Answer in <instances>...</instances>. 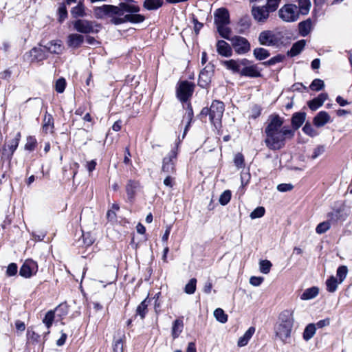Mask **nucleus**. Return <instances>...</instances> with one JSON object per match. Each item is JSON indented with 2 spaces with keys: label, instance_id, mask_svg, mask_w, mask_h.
I'll return each mask as SVG.
<instances>
[{
  "label": "nucleus",
  "instance_id": "obj_17",
  "mask_svg": "<svg viewBox=\"0 0 352 352\" xmlns=\"http://www.w3.org/2000/svg\"><path fill=\"white\" fill-rule=\"evenodd\" d=\"M217 52L219 54L222 56L229 57L232 54V51L230 45L223 40H219L217 41Z\"/></svg>",
  "mask_w": 352,
  "mask_h": 352
},
{
  "label": "nucleus",
  "instance_id": "obj_50",
  "mask_svg": "<svg viewBox=\"0 0 352 352\" xmlns=\"http://www.w3.org/2000/svg\"><path fill=\"white\" fill-rule=\"evenodd\" d=\"M231 199V192L228 190H225L221 195L219 199V203L225 206L226 205Z\"/></svg>",
  "mask_w": 352,
  "mask_h": 352
},
{
  "label": "nucleus",
  "instance_id": "obj_15",
  "mask_svg": "<svg viewBox=\"0 0 352 352\" xmlns=\"http://www.w3.org/2000/svg\"><path fill=\"white\" fill-rule=\"evenodd\" d=\"M214 18L216 26L230 23L229 13L226 8L217 9L214 14Z\"/></svg>",
  "mask_w": 352,
  "mask_h": 352
},
{
  "label": "nucleus",
  "instance_id": "obj_1",
  "mask_svg": "<svg viewBox=\"0 0 352 352\" xmlns=\"http://www.w3.org/2000/svg\"><path fill=\"white\" fill-rule=\"evenodd\" d=\"M140 8L135 4L133 0H126L118 6L103 5L94 8V14L97 19L111 18V22L116 25L125 22L133 23H142L145 18L137 14Z\"/></svg>",
  "mask_w": 352,
  "mask_h": 352
},
{
  "label": "nucleus",
  "instance_id": "obj_33",
  "mask_svg": "<svg viewBox=\"0 0 352 352\" xmlns=\"http://www.w3.org/2000/svg\"><path fill=\"white\" fill-rule=\"evenodd\" d=\"M253 54L254 57L259 60H265L270 55L267 50L262 47L255 48L253 51Z\"/></svg>",
  "mask_w": 352,
  "mask_h": 352
},
{
  "label": "nucleus",
  "instance_id": "obj_13",
  "mask_svg": "<svg viewBox=\"0 0 352 352\" xmlns=\"http://www.w3.org/2000/svg\"><path fill=\"white\" fill-rule=\"evenodd\" d=\"M259 43L262 45L273 46L278 43L276 35L270 30L263 31L258 36Z\"/></svg>",
  "mask_w": 352,
  "mask_h": 352
},
{
  "label": "nucleus",
  "instance_id": "obj_46",
  "mask_svg": "<svg viewBox=\"0 0 352 352\" xmlns=\"http://www.w3.org/2000/svg\"><path fill=\"white\" fill-rule=\"evenodd\" d=\"M265 210L263 206H258L255 208L250 214L252 219L261 218L264 216Z\"/></svg>",
  "mask_w": 352,
  "mask_h": 352
},
{
  "label": "nucleus",
  "instance_id": "obj_56",
  "mask_svg": "<svg viewBox=\"0 0 352 352\" xmlns=\"http://www.w3.org/2000/svg\"><path fill=\"white\" fill-rule=\"evenodd\" d=\"M293 187L291 184H280L277 186V190L280 192H287L292 190Z\"/></svg>",
  "mask_w": 352,
  "mask_h": 352
},
{
  "label": "nucleus",
  "instance_id": "obj_6",
  "mask_svg": "<svg viewBox=\"0 0 352 352\" xmlns=\"http://www.w3.org/2000/svg\"><path fill=\"white\" fill-rule=\"evenodd\" d=\"M73 25L78 32L85 34L98 32L100 28L96 22L85 19L76 20L73 22Z\"/></svg>",
  "mask_w": 352,
  "mask_h": 352
},
{
  "label": "nucleus",
  "instance_id": "obj_26",
  "mask_svg": "<svg viewBox=\"0 0 352 352\" xmlns=\"http://www.w3.org/2000/svg\"><path fill=\"white\" fill-rule=\"evenodd\" d=\"M319 292V289L316 287H312L305 289L300 299L303 300H308L316 298Z\"/></svg>",
  "mask_w": 352,
  "mask_h": 352
},
{
  "label": "nucleus",
  "instance_id": "obj_8",
  "mask_svg": "<svg viewBox=\"0 0 352 352\" xmlns=\"http://www.w3.org/2000/svg\"><path fill=\"white\" fill-rule=\"evenodd\" d=\"M177 159V153L172 150L166 157L163 159L162 173L164 175H172L175 172V164Z\"/></svg>",
  "mask_w": 352,
  "mask_h": 352
},
{
  "label": "nucleus",
  "instance_id": "obj_30",
  "mask_svg": "<svg viewBox=\"0 0 352 352\" xmlns=\"http://www.w3.org/2000/svg\"><path fill=\"white\" fill-rule=\"evenodd\" d=\"M54 119L50 114H45L43 119V131L47 133L52 132Z\"/></svg>",
  "mask_w": 352,
  "mask_h": 352
},
{
  "label": "nucleus",
  "instance_id": "obj_18",
  "mask_svg": "<svg viewBox=\"0 0 352 352\" xmlns=\"http://www.w3.org/2000/svg\"><path fill=\"white\" fill-rule=\"evenodd\" d=\"M241 75L243 76H248L251 78H256L261 76V73L258 71L257 66L255 65H243L241 69Z\"/></svg>",
  "mask_w": 352,
  "mask_h": 352
},
{
  "label": "nucleus",
  "instance_id": "obj_54",
  "mask_svg": "<svg viewBox=\"0 0 352 352\" xmlns=\"http://www.w3.org/2000/svg\"><path fill=\"white\" fill-rule=\"evenodd\" d=\"M65 80L59 78L56 82V91L58 93H63L65 89Z\"/></svg>",
  "mask_w": 352,
  "mask_h": 352
},
{
  "label": "nucleus",
  "instance_id": "obj_25",
  "mask_svg": "<svg viewBox=\"0 0 352 352\" xmlns=\"http://www.w3.org/2000/svg\"><path fill=\"white\" fill-rule=\"evenodd\" d=\"M305 41L300 40L293 44L291 50L287 52V55L293 57L299 54L305 46Z\"/></svg>",
  "mask_w": 352,
  "mask_h": 352
},
{
  "label": "nucleus",
  "instance_id": "obj_38",
  "mask_svg": "<svg viewBox=\"0 0 352 352\" xmlns=\"http://www.w3.org/2000/svg\"><path fill=\"white\" fill-rule=\"evenodd\" d=\"M149 300L147 298L144 299L137 307L136 312L140 316L141 318L143 319L147 312V307L148 305Z\"/></svg>",
  "mask_w": 352,
  "mask_h": 352
},
{
  "label": "nucleus",
  "instance_id": "obj_34",
  "mask_svg": "<svg viewBox=\"0 0 352 352\" xmlns=\"http://www.w3.org/2000/svg\"><path fill=\"white\" fill-rule=\"evenodd\" d=\"M21 135L20 132H18L14 138L11 140L10 144L8 145L9 154L10 156H12L15 151V150L17 148L20 139H21Z\"/></svg>",
  "mask_w": 352,
  "mask_h": 352
},
{
  "label": "nucleus",
  "instance_id": "obj_48",
  "mask_svg": "<svg viewBox=\"0 0 352 352\" xmlns=\"http://www.w3.org/2000/svg\"><path fill=\"white\" fill-rule=\"evenodd\" d=\"M281 0H267L266 5L265 6L271 12L276 11Z\"/></svg>",
  "mask_w": 352,
  "mask_h": 352
},
{
  "label": "nucleus",
  "instance_id": "obj_10",
  "mask_svg": "<svg viewBox=\"0 0 352 352\" xmlns=\"http://www.w3.org/2000/svg\"><path fill=\"white\" fill-rule=\"evenodd\" d=\"M251 12L255 21L258 23H265L271 12L265 6H253Z\"/></svg>",
  "mask_w": 352,
  "mask_h": 352
},
{
  "label": "nucleus",
  "instance_id": "obj_39",
  "mask_svg": "<svg viewBox=\"0 0 352 352\" xmlns=\"http://www.w3.org/2000/svg\"><path fill=\"white\" fill-rule=\"evenodd\" d=\"M298 12H300L302 14H307L311 7L310 0H299Z\"/></svg>",
  "mask_w": 352,
  "mask_h": 352
},
{
  "label": "nucleus",
  "instance_id": "obj_31",
  "mask_svg": "<svg viewBox=\"0 0 352 352\" xmlns=\"http://www.w3.org/2000/svg\"><path fill=\"white\" fill-rule=\"evenodd\" d=\"M316 331V327L315 324L311 323L306 326L303 333L302 338L305 341H309L311 340L314 336L315 335Z\"/></svg>",
  "mask_w": 352,
  "mask_h": 352
},
{
  "label": "nucleus",
  "instance_id": "obj_43",
  "mask_svg": "<svg viewBox=\"0 0 352 352\" xmlns=\"http://www.w3.org/2000/svg\"><path fill=\"white\" fill-rule=\"evenodd\" d=\"M272 263L268 260H262L259 263V270L261 273L267 274L270 272Z\"/></svg>",
  "mask_w": 352,
  "mask_h": 352
},
{
  "label": "nucleus",
  "instance_id": "obj_23",
  "mask_svg": "<svg viewBox=\"0 0 352 352\" xmlns=\"http://www.w3.org/2000/svg\"><path fill=\"white\" fill-rule=\"evenodd\" d=\"M312 29V22L311 19H307L298 24L299 34L302 36H307Z\"/></svg>",
  "mask_w": 352,
  "mask_h": 352
},
{
  "label": "nucleus",
  "instance_id": "obj_12",
  "mask_svg": "<svg viewBox=\"0 0 352 352\" xmlns=\"http://www.w3.org/2000/svg\"><path fill=\"white\" fill-rule=\"evenodd\" d=\"M249 63V60L246 58L238 60L230 59L228 60H223L222 65L232 72L239 73L241 74L243 65H248Z\"/></svg>",
  "mask_w": 352,
  "mask_h": 352
},
{
  "label": "nucleus",
  "instance_id": "obj_3",
  "mask_svg": "<svg viewBox=\"0 0 352 352\" xmlns=\"http://www.w3.org/2000/svg\"><path fill=\"white\" fill-rule=\"evenodd\" d=\"M294 321V311L292 310H284L278 316L274 331L276 337L283 344L290 342Z\"/></svg>",
  "mask_w": 352,
  "mask_h": 352
},
{
  "label": "nucleus",
  "instance_id": "obj_27",
  "mask_svg": "<svg viewBox=\"0 0 352 352\" xmlns=\"http://www.w3.org/2000/svg\"><path fill=\"white\" fill-rule=\"evenodd\" d=\"M30 56L32 59L41 61L47 58L45 52L41 47H34L30 50Z\"/></svg>",
  "mask_w": 352,
  "mask_h": 352
},
{
  "label": "nucleus",
  "instance_id": "obj_22",
  "mask_svg": "<svg viewBox=\"0 0 352 352\" xmlns=\"http://www.w3.org/2000/svg\"><path fill=\"white\" fill-rule=\"evenodd\" d=\"M254 332H255V328L253 327H250L245 331V333L243 334V336L239 338L238 342H237L238 346L243 347V346H246L248 344V342L250 341V340L251 339V338L252 337V336L254 335Z\"/></svg>",
  "mask_w": 352,
  "mask_h": 352
},
{
  "label": "nucleus",
  "instance_id": "obj_42",
  "mask_svg": "<svg viewBox=\"0 0 352 352\" xmlns=\"http://www.w3.org/2000/svg\"><path fill=\"white\" fill-rule=\"evenodd\" d=\"M197 279L195 278H191L189 282L186 285L184 292L188 294H192L196 290Z\"/></svg>",
  "mask_w": 352,
  "mask_h": 352
},
{
  "label": "nucleus",
  "instance_id": "obj_58",
  "mask_svg": "<svg viewBox=\"0 0 352 352\" xmlns=\"http://www.w3.org/2000/svg\"><path fill=\"white\" fill-rule=\"evenodd\" d=\"M58 14H59V21L62 22L64 21L67 16V11L66 7L65 6H61L58 8Z\"/></svg>",
  "mask_w": 352,
  "mask_h": 352
},
{
  "label": "nucleus",
  "instance_id": "obj_28",
  "mask_svg": "<svg viewBox=\"0 0 352 352\" xmlns=\"http://www.w3.org/2000/svg\"><path fill=\"white\" fill-rule=\"evenodd\" d=\"M305 113L299 112L294 113L292 118V123L293 126H294L296 129L300 128L303 124L305 120Z\"/></svg>",
  "mask_w": 352,
  "mask_h": 352
},
{
  "label": "nucleus",
  "instance_id": "obj_53",
  "mask_svg": "<svg viewBox=\"0 0 352 352\" xmlns=\"http://www.w3.org/2000/svg\"><path fill=\"white\" fill-rule=\"evenodd\" d=\"M113 350V352H123V340L122 338L114 341Z\"/></svg>",
  "mask_w": 352,
  "mask_h": 352
},
{
  "label": "nucleus",
  "instance_id": "obj_21",
  "mask_svg": "<svg viewBox=\"0 0 352 352\" xmlns=\"http://www.w3.org/2000/svg\"><path fill=\"white\" fill-rule=\"evenodd\" d=\"M329 120L330 116L326 111H320L314 118V124L317 127H321L327 124Z\"/></svg>",
  "mask_w": 352,
  "mask_h": 352
},
{
  "label": "nucleus",
  "instance_id": "obj_9",
  "mask_svg": "<svg viewBox=\"0 0 352 352\" xmlns=\"http://www.w3.org/2000/svg\"><path fill=\"white\" fill-rule=\"evenodd\" d=\"M194 91V85L188 81H183L177 89V95L178 98L185 102L192 96Z\"/></svg>",
  "mask_w": 352,
  "mask_h": 352
},
{
  "label": "nucleus",
  "instance_id": "obj_63",
  "mask_svg": "<svg viewBox=\"0 0 352 352\" xmlns=\"http://www.w3.org/2000/svg\"><path fill=\"white\" fill-rule=\"evenodd\" d=\"M302 130L305 133H307L311 136H313L316 134L314 129L311 127V125H309L308 124H306L304 126V127L302 128Z\"/></svg>",
  "mask_w": 352,
  "mask_h": 352
},
{
  "label": "nucleus",
  "instance_id": "obj_19",
  "mask_svg": "<svg viewBox=\"0 0 352 352\" xmlns=\"http://www.w3.org/2000/svg\"><path fill=\"white\" fill-rule=\"evenodd\" d=\"M45 51L52 54H60L63 51L62 42L59 40L52 41L45 45H42Z\"/></svg>",
  "mask_w": 352,
  "mask_h": 352
},
{
  "label": "nucleus",
  "instance_id": "obj_61",
  "mask_svg": "<svg viewBox=\"0 0 352 352\" xmlns=\"http://www.w3.org/2000/svg\"><path fill=\"white\" fill-rule=\"evenodd\" d=\"M83 243L86 246H89L94 243V239L90 236L89 234H82Z\"/></svg>",
  "mask_w": 352,
  "mask_h": 352
},
{
  "label": "nucleus",
  "instance_id": "obj_47",
  "mask_svg": "<svg viewBox=\"0 0 352 352\" xmlns=\"http://www.w3.org/2000/svg\"><path fill=\"white\" fill-rule=\"evenodd\" d=\"M348 273V269L346 266L342 265L340 266L337 270V276L339 278V283H342L343 280L346 278Z\"/></svg>",
  "mask_w": 352,
  "mask_h": 352
},
{
  "label": "nucleus",
  "instance_id": "obj_37",
  "mask_svg": "<svg viewBox=\"0 0 352 352\" xmlns=\"http://www.w3.org/2000/svg\"><path fill=\"white\" fill-rule=\"evenodd\" d=\"M73 17H82L85 15V8L82 3H79L76 6L74 7L71 10Z\"/></svg>",
  "mask_w": 352,
  "mask_h": 352
},
{
  "label": "nucleus",
  "instance_id": "obj_44",
  "mask_svg": "<svg viewBox=\"0 0 352 352\" xmlns=\"http://www.w3.org/2000/svg\"><path fill=\"white\" fill-rule=\"evenodd\" d=\"M54 320V311L52 310H50L47 312L45 314V318L43 320V322L45 324L47 328H50L53 323V321Z\"/></svg>",
  "mask_w": 352,
  "mask_h": 352
},
{
  "label": "nucleus",
  "instance_id": "obj_29",
  "mask_svg": "<svg viewBox=\"0 0 352 352\" xmlns=\"http://www.w3.org/2000/svg\"><path fill=\"white\" fill-rule=\"evenodd\" d=\"M184 323L182 319H177L174 321L172 327V336L174 339L178 338L182 332Z\"/></svg>",
  "mask_w": 352,
  "mask_h": 352
},
{
  "label": "nucleus",
  "instance_id": "obj_60",
  "mask_svg": "<svg viewBox=\"0 0 352 352\" xmlns=\"http://www.w3.org/2000/svg\"><path fill=\"white\" fill-rule=\"evenodd\" d=\"M324 151V147L323 146H319L316 147L311 155L312 159H316L318 157H319L320 155H322Z\"/></svg>",
  "mask_w": 352,
  "mask_h": 352
},
{
  "label": "nucleus",
  "instance_id": "obj_51",
  "mask_svg": "<svg viewBox=\"0 0 352 352\" xmlns=\"http://www.w3.org/2000/svg\"><path fill=\"white\" fill-rule=\"evenodd\" d=\"M283 58H284L283 56L278 54L276 56L272 57L267 61L263 62V65H264L265 66L274 65L277 63H280V62L283 61Z\"/></svg>",
  "mask_w": 352,
  "mask_h": 352
},
{
  "label": "nucleus",
  "instance_id": "obj_64",
  "mask_svg": "<svg viewBox=\"0 0 352 352\" xmlns=\"http://www.w3.org/2000/svg\"><path fill=\"white\" fill-rule=\"evenodd\" d=\"M96 164L95 160L88 161L86 163V168L89 173H91L96 168Z\"/></svg>",
  "mask_w": 352,
  "mask_h": 352
},
{
  "label": "nucleus",
  "instance_id": "obj_5",
  "mask_svg": "<svg viewBox=\"0 0 352 352\" xmlns=\"http://www.w3.org/2000/svg\"><path fill=\"white\" fill-rule=\"evenodd\" d=\"M278 16L285 22H294L299 18L298 7L294 4L284 5L278 10Z\"/></svg>",
  "mask_w": 352,
  "mask_h": 352
},
{
  "label": "nucleus",
  "instance_id": "obj_11",
  "mask_svg": "<svg viewBox=\"0 0 352 352\" xmlns=\"http://www.w3.org/2000/svg\"><path fill=\"white\" fill-rule=\"evenodd\" d=\"M38 271L36 262L32 259L26 260L19 270V274L24 278H30Z\"/></svg>",
  "mask_w": 352,
  "mask_h": 352
},
{
  "label": "nucleus",
  "instance_id": "obj_41",
  "mask_svg": "<svg viewBox=\"0 0 352 352\" xmlns=\"http://www.w3.org/2000/svg\"><path fill=\"white\" fill-rule=\"evenodd\" d=\"M214 316L217 320L221 323H225L228 320L227 314H226L224 311L221 308H217L214 310Z\"/></svg>",
  "mask_w": 352,
  "mask_h": 352
},
{
  "label": "nucleus",
  "instance_id": "obj_7",
  "mask_svg": "<svg viewBox=\"0 0 352 352\" xmlns=\"http://www.w3.org/2000/svg\"><path fill=\"white\" fill-rule=\"evenodd\" d=\"M232 46L238 54H244L250 50L249 41L244 37L234 36L230 39Z\"/></svg>",
  "mask_w": 352,
  "mask_h": 352
},
{
  "label": "nucleus",
  "instance_id": "obj_35",
  "mask_svg": "<svg viewBox=\"0 0 352 352\" xmlns=\"http://www.w3.org/2000/svg\"><path fill=\"white\" fill-rule=\"evenodd\" d=\"M339 281L333 276L326 280L327 290L329 292H334L337 289Z\"/></svg>",
  "mask_w": 352,
  "mask_h": 352
},
{
  "label": "nucleus",
  "instance_id": "obj_32",
  "mask_svg": "<svg viewBox=\"0 0 352 352\" xmlns=\"http://www.w3.org/2000/svg\"><path fill=\"white\" fill-rule=\"evenodd\" d=\"M163 4L162 0H145L144 8L148 10H154L160 8Z\"/></svg>",
  "mask_w": 352,
  "mask_h": 352
},
{
  "label": "nucleus",
  "instance_id": "obj_36",
  "mask_svg": "<svg viewBox=\"0 0 352 352\" xmlns=\"http://www.w3.org/2000/svg\"><path fill=\"white\" fill-rule=\"evenodd\" d=\"M139 186V183L134 181H129L126 186V191L129 199H132L135 193L136 188Z\"/></svg>",
  "mask_w": 352,
  "mask_h": 352
},
{
  "label": "nucleus",
  "instance_id": "obj_2",
  "mask_svg": "<svg viewBox=\"0 0 352 352\" xmlns=\"http://www.w3.org/2000/svg\"><path fill=\"white\" fill-rule=\"evenodd\" d=\"M283 119L278 115H271L265 129L266 146L272 150H278L285 144V140L292 138L294 132L288 126H283Z\"/></svg>",
  "mask_w": 352,
  "mask_h": 352
},
{
  "label": "nucleus",
  "instance_id": "obj_45",
  "mask_svg": "<svg viewBox=\"0 0 352 352\" xmlns=\"http://www.w3.org/2000/svg\"><path fill=\"white\" fill-rule=\"evenodd\" d=\"M37 142L34 137L28 136L26 139V143L25 144V149L32 151L36 148Z\"/></svg>",
  "mask_w": 352,
  "mask_h": 352
},
{
  "label": "nucleus",
  "instance_id": "obj_16",
  "mask_svg": "<svg viewBox=\"0 0 352 352\" xmlns=\"http://www.w3.org/2000/svg\"><path fill=\"white\" fill-rule=\"evenodd\" d=\"M85 41V36L78 33H72L67 36V45L72 49L79 48Z\"/></svg>",
  "mask_w": 352,
  "mask_h": 352
},
{
  "label": "nucleus",
  "instance_id": "obj_40",
  "mask_svg": "<svg viewBox=\"0 0 352 352\" xmlns=\"http://www.w3.org/2000/svg\"><path fill=\"white\" fill-rule=\"evenodd\" d=\"M217 31L219 34L224 38L230 40V35L231 33V30L228 27V25H222L217 26Z\"/></svg>",
  "mask_w": 352,
  "mask_h": 352
},
{
  "label": "nucleus",
  "instance_id": "obj_59",
  "mask_svg": "<svg viewBox=\"0 0 352 352\" xmlns=\"http://www.w3.org/2000/svg\"><path fill=\"white\" fill-rule=\"evenodd\" d=\"M263 281V278L258 276H252L250 278V283L253 286H259Z\"/></svg>",
  "mask_w": 352,
  "mask_h": 352
},
{
  "label": "nucleus",
  "instance_id": "obj_62",
  "mask_svg": "<svg viewBox=\"0 0 352 352\" xmlns=\"http://www.w3.org/2000/svg\"><path fill=\"white\" fill-rule=\"evenodd\" d=\"M330 324V319L325 318L321 320H319L316 324H315L316 327L318 328H323L324 327L329 326Z\"/></svg>",
  "mask_w": 352,
  "mask_h": 352
},
{
  "label": "nucleus",
  "instance_id": "obj_55",
  "mask_svg": "<svg viewBox=\"0 0 352 352\" xmlns=\"http://www.w3.org/2000/svg\"><path fill=\"white\" fill-rule=\"evenodd\" d=\"M192 109H189L187 111V113L184 116V119H186V127H185V129H184V135L186 134L189 126H190V122L192 120Z\"/></svg>",
  "mask_w": 352,
  "mask_h": 352
},
{
  "label": "nucleus",
  "instance_id": "obj_14",
  "mask_svg": "<svg viewBox=\"0 0 352 352\" xmlns=\"http://www.w3.org/2000/svg\"><path fill=\"white\" fill-rule=\"evenodd\" d=\"M212 74L213 65H208L206 66V67L204 68L199 74L198 81L199 86L202 87H206L210 82Z\"/></svg>",
  "mask_w": 352,
  "mask_h": 352
},
{
  "label": "nucleus",
  "instance_id": "obj_57",
  "mask_svg": "<svg viewBox=\"0 0 352 352\" xmlns=\"http://www.w3.org/2000/svg\"><path fill=\"white\" fill-rule=\"evenodd\" d=\"M17 272V265L15 263H10L6 270V274L8 276H14Z\"/></svg>",
  "mask_w": 352,
  "mask_h": 352
},
{
  "label": "nucleus",
  "instance_id": "obj_52",
  "mask_svg": "<svg viewBox=\"0 0 352 352\" xmlns=\"http://www.w3.org/2000/svg\"><path fill=\"white\" fill-rule=\"evenodd\" d=\"M234 162L235 166L238 168H243L244 166V157H243V155L239 153H237L234 156Z\"/></svg>",
  "mask_w": 352,
  "mask_h": 352
},
{
  "label": "nucleus",
  "instance_id": "obj_49",
  "mask_svg": "<svg viewBox=\"0 0 352 352\" xmlns=\"http://www.w3.org/2000/svg\"><path fill=\"white\" fill-rule=\"evenodd\" d=\"M324 86V81L320 79H315L310 85V89L313 91H320Z\"/></svg>",
  "mask_w": 352,
  "mask_h": 352
},
{
  "label": "nucleus",
  "instance_id": "obj_4",
  "mask_svg": "<svg viewBox=\"0 0 352 352\" xmlns=\"http://www.w3.org/2000/svg\"><path fill=\"white\" fill-rule=\"evenodd\" d=\"M223 112V103L219 100H214L210 107L209 118L210 122L216 128L221 126Z\"/></svg>",
  "mask_w": 352,
  "mask_h": 352
},
{
  "label": "nucleus",
  "instance_id": "obj_24",
  "mask_svg": "<svg viewBox=\"0 0 352 352\" xmlns=\"http://www.w3.org/2000/svg\"><path fill=\"white\" fill-rule=\"evenodd\" d=\"M333 213L329 214V220L320 223L316 228V232L318 234H322L327 232L331 228V221L333 219Z\"/></svg>",
  "mask_w": 352,
  "mask_h": 352
},
{
  "label": "nucleus",
  "instance_id": "obj_20",
  "mask_svg": "<svg viewBox=\"0 0 352 352\" xmlns=\"http://www.w3.org/2000/svg\"><path fill=\"white\" fill-rule=\"evenodd\" d=\"M328 95L325 93L320 94L318 97L315 98L308 103L309 107L312 111H316L321 107L324 101L327 99Z\"/></svg>",
  "mask_w": 352,
  "mask_h": 352
}]
</instances>
